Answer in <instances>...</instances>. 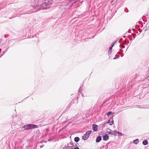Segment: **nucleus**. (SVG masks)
I'll use <instances>...</instances> for the list:
<instances>
[{
	"instance_id": "f257e3e1",
	"label": "nucleus",
	"mask_w": 149,
	"mask_h": 149,
	"mask_svg": "<svg viewBox=\"0 0 149 149\" xmlns=\"http://www.w3.org/2000/svg\"><path fill=\"white\" fill-rule=\"evenodd\" d=\"M23 127L25 128V130H28L37 128L38 127V126L36 125L28 124L24 125Z\"/></svg>"
},
{
	"instance_id": "f03ea898",
	"label": "nucleus",
	"mask_w": 149,
	"mask_h": 149,
	"mask_svg": "<svg viewBox=\"0 0 149 149\" xmlns=\"http://www.w3.org/2000/svg\"><path fill=\"white\" fill-rule=\"evenodd\" d=\"M53 3L52 0H46L45 3H43L42 5L44 7L45 6H47Z\"/></svg>"
},
{
	"instance_id": "7ed1b4c3",
	"label": "nucleus",
	"mask_w": 149,
	"mask_h": 149,
	"mask_svg": "<svg viewBox=\"0 0 149 149\" xmlns=\"http://www.w3.org/2000/svg\"><path fill=\"white\" fill-rule=\"evenodd\" d=\"M97 125L95 124L93 125V129L94 131H97Z\"/></svg>"
},
{
	"instance_id": "20e7f679",
	"label": "nucleus",
	"mask_w": 149,
	"mask_h": 149,
	"mask_svg": "<svg viewBox=\"0 0 149 149\" xmlns=\"http://www.w3.org/2000/svg\"><path fill=\"white\" fill-rule=\"evenodd\" d=\"M103 140L104 141H107L109 139V137L107 134H106L103 136Z\"/></svg>"
},
{
	"instance_id": "39448f33",
	"label": "nucleus",
	"mask_w": 149,
	"mask_h": 149,
	"mask_svg": "<svg viewBox=\"0 0 149 149\" xmlns=\"http://www.w3.org/2000/svg\"><path fill=\"white\" fill-rule=\"evenodd\" d=\"M88 135L86 133L83 136L82 139L84 140H86L88 138Z\"/></svg>"
},
{
	"instance_id": "423d86ee",
	"label": "nucleus",
	"mask_w": 149,
	"mask_h": 149,
	"mask_svg": "<svg viewBox=\"0 0 149 149\" xmlns=\"http://www.w3.org/2000/svg\"><path fill=\"white\" fill-rule=\"evenodd\" d=\"M102 139V138L101 136H98L97 137L96 139V141L97 142H99Z\"/></svg>"
},
{
	"instance_id": "0eeeda50",
	"label": "nucleus",
	"mask_w": 149,
	"mask_h": 149,
	"mask_svg": "<svg viewBox=\"0 0 149 149\" xmlns=\"http://www.w3.org/2000/svg\"><path fill=\"white\" fill-rule=\"evenodd\" d=\"M108 123L109 124V125H111L113 124L114 121L113 120H111V121H110V120H109L108 122Z\"/></svg>"
},
{
	"instance_id": "6e6552de",
	"label": "nucleus",
	"mask_w": 149,
	"mask_h": 149,
	"mask_svg": "<svg viewBox=\"0 0 149 149\" xmlns=\"http://www.w3.org/2000/svg\"><path fill=\"white\" fill-rule=\"evenodd\" d=\"M148 142L147 140H145L143 141V143L144 145H146L147 144Z\"/></svg>"
},
{
	"instance_id": "1a4fd4ad",
	"label": "nucleus",
	"mask_w": 149,
	"mask_h": 149,
	"mask_svg": "<svg viewBox=\"0 0 149 149\" xmlns=\"http://www.w3.org/2000/svg\"><path fill=\"white\" fill-rule=\"evenodd\" d=\"M108 134H109L112 135H116L115 134V133H114L113 131H110L108 132Z\"/></svg>"
},
{
	"instance_id": "9d476101",
	"label": "nucleus",
	"mask_w": 149,
	"mask_h": 149,
	"mask_svg": "<svg viewBox=\"0 0 149 149\" xmlns=\"http://www.w3.org/2000/svg\"><path fill=\"white\" fill-rule=\"evenodd\" d=\"M79 140V138L78 137H76L74 138V141L76 142H78Z\"/></svg>"
},
{
	"instance_id": "9b49d317",
	"label": "nucleus",
	"mask_w": 149,
	"mask_h": 149,
	"mask_svg": "<svg viewBox=\"0 0 149 149\" xmlns=\"http://www.w3.org/2000/svg\"><path fill=\"white\" fill-rule=\"evenodd\" d=\"M92 132L91 131H87L86 134H87V135H88V136H89V135Z\"/></svg>"
},
{
	"instance_id": "f8f14e48",
	"label": "nucleus",
	"mask_w": 149,
	"mask_h": 149,
	"mask_svg": "<svg viewBox=\"0 0 149 149\" xmlns=\"http://www.w3.org/2000/svg\"><path fill=\"white\" fill-rule=\"evenodd\" d=\"M113 45H111V46H110V48H109V52H111V49H112V47H113Z\"/></svg>"
},
{
	"instance_id": "ddd939ff",
	"label": "nucleus",
	"mask_w": 149,
	"mask_h": 149,
	"mask_svg": "<svg viewBox=\"0 0 149 149\" xmlns=\"http://www.w3.org/2000/svg\"><path fill=\"white\" fill-rule=\"evenodd\" d=\"M112 112L111 111L109 112L107 114V115L108 117H109V116L112 114Z\"/></svg>"
},
{
	"instance_id": "4468645a",
	"label": "nucleus",
	"mask_w": 149,
	"mask_h": 149,
	"mask_svg": "<svg viewBox=\"0 0 149 149\" xmlns=\"http://www.w3.org/2000/svg\"><path fill=\"white\" fill-rule=\"evenodd\" d=\"M138 142V139H136L134 141V143L136 144H137Z\"/></svg>"
},
{
	"instance_id": "2eb2a0df",
	"label": "nucleus",
	"mask_w": 149,
	"mask_h": 149,
	"mask_svg": "<svg viewBox=\"0 0 149 149\" xmlns=\"http://www.w3.org/2000/svg\"><path fill=\"white\" fill-rule=\"evenodd\" d=\"M117 133L118 134V135L119 136H122V135H124L123 134L121 133L120 132H117Z\"/></svg>"
},
{
	"instance_id": "dca6fc26",
	"label": "nucleus",
	"mask_w": 149,
	"mask_h": 149,
	"mask_svg": "<svg viewBox=\"0 0 149 149\" xmlns=\"http://www.w3.org/2000/svg\"><path fill=\"white\" fill-rule=\"evenodd\" d=\"M113 132L114 133H117L118 132H117V131H115V130H114V131H113Z\"/></svg>"
},
{
	"instance_id": "f3484780",
	"label": "nucleus",
	"mask_w": 149,
	"mask_h": 149,
	"mask_svg": "<svg viewBox=\"0 0 149 149\" xmlns=\"http://www.w3.org/2000/svg\"><path fill=\"white\" fill-rule=\"evenodd\" d=\"M74 149H79V148H74Z\"/></svg>"
},
{
	"instance_id": "a211bd4d",
	"label": "nucleus",
	"mask_w": 149,
	"mask_h": 149,
	"mask_svg": "<svg viewBox=\"0 0 149 149\" xmlns=\"http://www.w3.org/2000/svg\"><path fill=\"white\" fill-rule=\"evenodd\" d=\"M47 8V7H45L44 8L45 9H46Z\"/></svg>"
}]
</instances>
